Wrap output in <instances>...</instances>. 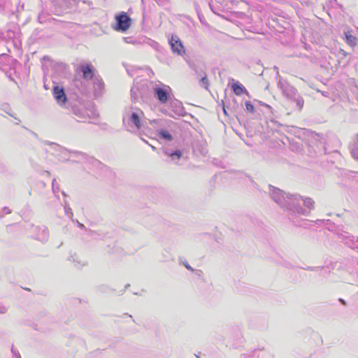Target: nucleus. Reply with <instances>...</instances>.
Masks as SVG:
<instances>
[{"instance_id": "f3484780", "label": "nucleus", "mask_w": 358, "mask_h": 358, "mask_svg": "<svg viewBox=\"0 0 358 358\" xmlns=\"http://www.w3.org/2000/svg\"><path fill=\"white\" fill-rule=\"evenodd\" d=\"M158 134L161 138H163L166 141H170L173 139L171 134L166 130L161 129L159 131Z\"/></svg>"}, {"instance_id": "0eeeda50", "label": "nucleus", "mask_w": 358, "mask_h": 358, "mask_svg": "<svg viewBox=\"0 0 358 358\" xmlns=\"http://www.w3.org/2000/svg\"><path fill=\"white\" fill-rule=\"evenodd\" d=\"M71 154L73 155L74 157H76L78 158V162L81 163H89L92 165H96L99 164L100 162L94 159V157H90L87 155L85 153L78 152V151H72L71 152Z\"/></svg>"}, {"instance_id": "393cba45", "label": "nucleus", "mask_w": 358, "mask_h": 358, "mask_svg": "<svg viewBox=\"0 0 358 358\" xmlns=\"http://www.w3.org/2000/svg\"><path fill=\"white\" fill-rule=\"evenodd\" d=\"M11 351H12V353L13 354L14 356H15L17 358H21L20 357V355L19 353V352L16 350H15L13 348L11 349Z\"/></svg>"}, {"instance_id": "4468645a", "label": "nucleus", "mask_w": 358, "mask_h": 358, "mask_svg": "<svg viewBox=\"0 0 358 358\" xmlns=\"http://www.w3.org/2000/svg\"><path fill=\"white\" fill-rule=\"evenodd\" d=\"M345 36L346 43L349 45H350L352 47H354V46L356 45V44H357V38L355 36H352L349 32H345Z\"/></svg>"}, {"instance_id": "e433bc0d", "label": "nucleus", "mask_w": 358, "mask_h": 358, "mask_svg": "<svg viewBox=\"0 0 358 358\" xmlns=\"http://www.w3.org/2000/svg\"><path fill=\"white\" fill-rule=\"evenodd\" d=\"M223 112H224V113L226 115H228V114H227V111H226V110H225L224 107H223Z\"/></svg>"}, {"instance_id": "f8f14e48", "label": "nucleus", "mask_w": 358, "mask_h": 358, "mask_svg": "<svg viewBox=\"0 0 358 358\" xmlns=\"http://www.w3.org/2000/svg\"><path fill=\"white\" fill-rule=\"evenodd\" d=\"M73 113L79 117L81 121H85L87 117H90V115L87 113V110L84 108L74 107L73 108Z\"/></svg>"}, {"instance_id": "423d86ee", "label": "nucleus", "mask_w": 358, "mask_h": 358, "mask_svg": "<svg viewBox=\"0 0 358 358\" xmlns=\"http://www.w3.org/2000/svg\"><path fill=\"white\" fill-rule=\"evenodd\" d=\"M52 94L59 105L63 106L66 103L67 98L63 87L55 85L52 89Z\"/></svg>"}, {"instance_id": "f704fd0d", "label": "nucleus", "mask_w": 358, "mask_h": 358, "mask_svg": "<svg viewBox=\"0 0 358 358\" xmlns=\"http://www.w3.org/2000/svg\"><path fill=\"white\" fill-rule=\"evenodd\" d=\"M7 76L8 77V78H9L10 80H12V81H14V82H15L14 79H13V78L10 75H7Z\"/></svg>"}, {"instance_id": "c9c22d12", "label": "nucleus", "mask_w": 358, "mask_h": 358, "mask_svg": "<svg viewBox=\"0 0 358 358\" xmlns=\"http://www.w3.org/2000/svg\"><path fill=\"white\" fill-rule=\"evenodd\" d=\"M78 225L82 229H83L85 227V226L83 224L78 223Z\"/></svg>"}, {"instance_id": "4be33fe9", "label": "nucleus", "mask_w": 358, "mask_h": 358, "mask_svg": "<svg viewBox=\"0 0 358 358\" xmlns=\"http://www.w3.org/2000/svg\"><path fill=\"white\" fill-rule=\"evenodd\" d=\"M245 107H246V110L248 112H250V113L255 112V107L250 101L245 102Z\"/></svg>"}, {"instance_id": "6e6552de", "label": "nucleus", "mask_w": 358, "mask_h": 358, "mask_svg": "<svg viewBox=\"0 0 358 358\" xmlns=\"http://www.w3.org/2000/svg\"><path fill=\"white\" fill-rule=\"evenodd\" d=\"M79 68L83 73L84 79L92 80L96 77L94 75V68L91 64H82Z\"/></svg>"}, {"instance_id": "cd10ccee", "label": "nucleus", "mask_w": 358, "mask_h": 358, "mask_svg": "<svg viewBox=\"0 0 358 358\" xmlns=\"http://www.w3.org/2000/svg\"><path fill=\"white\" fill-rule=\"evenodd\" d=\"M64 209H65L66 214H68V213L69 212L71 215H73V213L71 212V209L69 207H67L66 206H65Z\"/></svg>"}, {"instance_id": "ddd939ff", "label": "nucleus", "mask_w": 358, "mask_h": 358, "mask_svg": "<svg viewBox=\"0 0 358 358\" xmlns=\"http://www.w3.org/2000/svg\"><path fill=\"white\" fill-rule=\"evenodd\" d=\"M233 91L237 96H241L243 94H248L247 90L243 85L238 82H236L232 85Z\"/></svg>"}, {"instance_id": "39448f33", "label": "nucleus", "mask_w": 358, "mask_h": 358, "mask_svg": "<svg viewBox=\"0 0 358 358\" xmlns=\"http://www.w3.org/2000/svg\"><path fill=\"white\" fill-rule=\"evenodd\" d=\"M278 87L281 89L282 94L289 99L296 98L298 94L297 90L285 81L280 80L278 83Z\"/></svg>"}, {"instance_id": "b1692460", "label": "nucleus", "mask_w": 358, "mask_h": 358, "mask_svg": "<svg viewBox=\"0 0 358 358\" xmlns=\"http://www.w3.org/2000/svg\"><path fill=\"white\" fill-rule=\"evenodd\" d=\"M182 264L187 270L192 272L194 271V269L187 263V262L185 261Z\"/></svg>"}, {"instance_id": "72a5a7b5", "label": "nucleus", "mask_w": 358, "mask_h": 358, "mask_svg": "<svg viewBox=\"0 0 358 358\" xmlns=\"http://www.w3.org/2000/svg\"><path fill=\"white\" fill-rule=\"evenodd\" d=\"M262 105H263V106H264L265 107H266V108H269V109H271V107L269 105H268V104L262 103Z\"/></svg>"}, {"instance_id": "473e14b6", "label": "nucleus", "mask_w": 358, "mask_h": 358, "mask_svg": "<svg viewBox=\"0 0 358 358\" xmlns=\"http://www.w3.org/2000/svg\"><path fill=\"white\" fill-rule=\"evenodd\" d=\"M322 94L324 96H328V92H321Z\"/></svg>"}, {"instance_id": "6ab92c4d", "label": "nucleus", "mask_w": 358, "mask_h": 358, "mask_svg": "<svg viewBox=\"0 0 358 358\" xmlns=\"http://www.w3.org/2000/svg\"><path fill=\"white\" fill-rule=\"evenodd\" d=\"M199 85L201 87H204L206 90H208L209 82L206 73H204L203 77L200 79Z\"/></svg>"}, {"instance_id": "f257e3e1", "label": "nucleus", "mask_w": 358, "mask_h": 358, "mask_svg": "<svg viewBox=\"0 0 358 358\" xmlns=\"http://www.w3.org/2000/svg\"><path fill=\"white\" fill-rule=\"evenodd\" d=\"M269 190L272 200L290 215L307 217L315 209V201L310 197L289 194L271 185Z\"/></svg>"}, {"instance_id": "f03ea898", "label": "nucleus", "mask_w": 358, "mask_h": 358, "mask_svg": "<svg viewBox=\"0 0 358 358\" xmlns=\"http://www.w3.org/2000/svg\"><path fill=\"white\" fill-rule=\"evenodd\" d=\"M131 20L125 12H121L115 16L114 29L118 31H126L131 26Z\"/></svg>"}, {"instance_id": "412c9836", "label": "nucleus", "mask_w": 358, "mask_h": 358, "mask_svg": "<svg viewBox=\"0 0 358 358\" xmlns=\"http://www.w3.org/2000/svg\"><path fill=\"white\" fill-rule=\"evenodd\" d=\"M181 152L180 150H176L170 154V157L173 160L179 159L181 157Z\"/></svg>"}, {"instance_id": "ea45409f", "label": "nucleus", "mask_w": 358, "mask_h": 358, "mask_svg": "<svg viewBox=\"0 0 358 358\" xmlns=\"http://www.w3.org/2000/svg\"><path fill=\"white\" fill-rule=\"evenodd\" d=\"M62 194H63L64 196H66V194H65V192H62Z\"/></svg>"}, {"instance_id": "7ed1b4c3", "label": "nucleus", "mask_w": 358, "mask_h": 358, "mask_svg": "<svg viewBox=\"0 0 358 358\" xmlns=\"http://www.w3.org/2000/svg\"><path fill=\"white\" fill-rule=\"evenodd\" d=\"M171 88L165 85H156L154 87L155 97L161 103H166L170 98Z\"/></svg>"}, {"instance_id": "dca6fc26", "label": "nucleus", "mask_w": 358, "mask_h": 358, "mask_svg": "<svg viewBox=\"0 0 358 358\" xmlns=\"http://www.w3.org/2000/svg\"><path fill=\"white\" fill-rule=\"evenodd\" d=\"M350 152L353 158L358 161V134L357 141L350 145Z\"/></svg>"}, {"instance_id": "7c9ffc66", "label": "nucleus", "mask_w": 358, "mask_h": 358, "mask_svg": "<svg viewBox=\"0 0 358 358\" xmlns=\"http://www.w3.org/2000/svg\"><path fill=\"white\" fill-rule=\"evenodd\" d=\"M339 301H340L342 304H343V305H345V304H346V302L345 301V300H343V299H339Z\"/></svg>"}, {"instance_id": "2eb2a0df", "label": "nucleus", "mask_w": 358, "mask_h": 358, "mask_svg": "<svg viewBox=\"0 0 358 358\" xmlns=\"http://www.w3.org/2000/svg\"><path fill=\"white\" fill-rule=\"evenodd\" d=\"M291 100L296 102V107L299 111H301L303 107L304 101L303 99L298 94L296 95V98H292Z\"/></svg>"}, {"instance_id": "bb28decb", "label": "nucleus", "mask_w": 358, "mask_h": 358, "mask_svg": "<svg viewBox=\"0 0 358 358\" xmlns=\"http://www.w3.org/2000/svg\"><path fill=\"white\" fill-rule=\"evenodd\" d=\"M3 212H4L6 214H10V213H11V212H12V210H11L9 208H8V207H4V208H3Z\"/></svg>"}, {"instance_id": "aec40b11", "label": "nucleus", "mask_w": 358, "mask_h": 358, "mask_svg": "<svg viewBox=\"0 0 358 358\" xmlns=\"http://www.w3.org/2000/svg\"><path fill=\"white\" fill-rule=\"evenodd\" d=\"M138 90L135 87H132L131 90V99L132 102H136L138 101Z\"/></svg>"}, {"instance_id": "c85d7f7f", "label": "nucleus", "mask_w": 358, "mask_h": 358, "mask_svg": "<svg viewBox=\"0 0 358 358\" xmlns=\"http://www.w3.org/2000/svg\"><path fill=\"white\" fill-rule=\"evenodd\" d=\"M91 113H92V116L94 117H97L99 115L96 110L91 111Z\"/></svg>"}, {"instance_id": "c756f323", "label": "nucleus", "mask_w": 358, "mask_h": 358, "mask_svg": "<svg viewBox=\"0 0 358 358\" xmlns=\"http://www.w3.org/2000/svg\"><path fill=\"white\" fill-rule=\"evenodd\" d=\"M320 267H308L307 268V270H309V271H315V270H317L319 269Z\"/></svg>"}, {"instance_id": "4c0bfd02", "label": "nucleus", "mask_w": 358, "mask_h": 358, "mask_svg": "<svg viewBox=\"0 0 358 358\" xmlns=\"http://www.w3.org/2000/svg\"><path fill=\"white\" fill-rule=\"evenodd\" d=\"M5 311H6V309H5V308H3V309H1V310H0V313H5Z\"/></svg>"}, {"instance_id": "20e7f679", "label": "nucleus", "mask_w": 358, "mask_h": 358, "mask_svg": "<svg viewBox=\"0 0 358 358\" xmlns=\"http://www.w3.org/2000/svg\"><path fill=\"white\" fill-rule=\"evenodd\" d=\"M171 50L178 55H182L185 53V48L179 37L176 35H173L169 40Z\"/></svg>"}, {"instance_id": "a211bd4d", "label": "nucleus", "mask_w": 358, "mask_h": 358, "mask_svg": "<svg viewBox=\"0 0 358 358\" xmlns=\"http://www.w3.org/2000/svg\"><path fill=\"white\" fill-rule=\"evenodd\" d=\"M41 230V235L38 236V239L41 241H45L48 239V231L46 227H43L40 228Z\"/></svg>"}, {"instance_id": "1a4fd4ad", "label": "nucleus", "mask_w": 358, "mask_h": 358, "mask_svg": "<svg viewBox=\"0 0 358 358\" xmlns=\"http://www.w3.org/2000/svg\"><path fill=\"white\" fill-rule=\"evenodd\" d=\"M141 114H143V112L138 110V111L132 112L129 117V123L134 124L138 129L141 128Z\"/></svg>"}, {"instance_id": "a878e982", "label": "nucleus", "mask_w": 358, "mask_h": 358, "mask_svg": "<svg viewBox=\"0 0 358 358\" xmlns=\"http://www.w3.org/2000/svg\"><path fill=\"white\" fill-rule=\"evenodd\" d=\"M124 41L127 43H135V42L132 40V38H131V37H126V38H124Z\"/></svg>"}, {"instance_id": "9b49d317", "label": "nucleus", "mask_w": 358, "mask_h": 358, "mask_svg": "<svg viewBox=\"0 0 358 358\" xmlns=\"http://www.w3.org/2000/svg\"><path fill=\"white\" fill-rule=\"evenodd\" d=\"M342 239L345 244L351 248H358V238L352 236H346V234H342Z\"/></svg>"}, {"instance_id": "2f4dec72", "label": "nucleus", "mask_w": 358, "mask_h": 358, "mask_svg": "<svg viewBox=\"0 0 358 358\" xmlns=\"http://www.w3.org/2000/svg\"><path fill=\"white\" fill-rule=\"evenodd\" d=\"M252 184H253V186L256 188V189H258V185L256 182H255L253 180H252Z\"/></svg>"}, {"instance_id": "5701e85b", "label": "nucleus", "mask_w": 358, "mask_h": 358, "mask_svg": "<svg viewBox=\"0 0 358 358\" xmlns=\"http://www.w3.org/2000/svg\"><path fill=\"white\" fill-rule=\"evenodd\" d=\"M52 191H53L54 193H56L59 189V185L56 182V180L55 179H53V180H52Z\"/></svg>"}, {"instance_id": "9d476101", "label": "nucleus", "mask_w": 358, "mask_h": 358, "mask_svg": "<svg viewBox=\"0 0 358 358\" xmlns=\"http://www.w3.org/2000/svg\"><path fill=\"white\" fill-rule=\"evenodd\" d=\"M92 83L95 96H100L102 94L103 90L104 84L103 80L99 77L96 76L93 78Z\"/></svg>"}, {"instance_id": "58836bf2", "label": "nucleus", "mask_w": 358, "mask_h": 358, "mask_svg": "<svg viewBox=\"0 0 358 358\" xmlns=\"http://www.w3.org/2000/svg\"><path fill=\"white\" fill-rule=\"evenodd\" d=\"M156 122H157V120H152V121H151V122H150V123H151L152 124H155V123H156Z\"/></svg>"}]
</instances>
